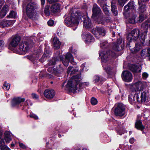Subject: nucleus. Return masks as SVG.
<instances>
[{
  "mask_svg": "<svg viewBox=\"0 0 150 150\" xmlns=\"http://www.w3.org/2000/svg\"><path fill=\"white\" fill-rule=\"evenodd\" d=\"M122 76L123 80L127 82L131 81L132 79V74L127 71H124L122 72Z\"/></svg>",
  "mask_w": 150,
  "mask_h": 150,
  "instance_id": "obj_14",
  "label": "nucleus"
},
{
  "mask_svg": "<svg viewBox=\"0 0 150 150\" xmlns=\"http://www.w3.org/2000/svg\"><path fill=\"white\" fill-rule=\"evenodd\" d=\"M142 55H145V56H150V48L145 49L142 51Z\"/></svg>",
  "mask_w": 150,
  "mask_h": 150,
  "instance_id": "obj_34",
  "label": "nucleus"
},
{
  "mask_svg": "<svg viewBox=\"0 0 150 150\" xmlns=\"http://www.w3.org/2000/svg\"><path fill=\"white\" fill-rule=\"evenodd\" d=\"M77 13H72L70 16L66 18L65 23L68 26H72L74 24H78L79 23V18L81 17H78Z\"/></svg>",
  "mask_w": 150,
  "mask_h": 150,
  "instance_id": "obj_3",
  "label": "nucleus"
},
{
  "mask_svg": "<svg viewBox=\"0 0 150 150\" xmlns=\"http://www.w3.org/2000/svg\"><path fill=\"white\" fill-rule=\"evenodd\" d=\"M21 40V37L19 36H13L11 38L9 46L13 47H16L20 43Z\"/></svg>",
  "mask_w": 150,
  "mask_h": 150,
  "instance_id": "obj_13",
  "label": "nucleus"
},
{
  "mask_svg": "<svg viewBox=\"0 0 150 150\" xmlns=\"http://www.w3.org/2000/svg\"><path fill=\"white\" fill-rule=\"evenodd\" d=\"M44 94L46 98L49 99L53 98L55 95L54 92L53 90L47 89L44 91Z\"/></svg>",
  "mask_w": 150,
  "mask_h": 150,
  "instance_id": "obj_18",
  "label": "nucleus"
},
{
  "mask_svg": "<svg viewBox=\"0 0 150 150\" xmlns=\"http://www.w3.org/2000/svg\"><path fill=\"white\" fill-rule=\"evenodd\" d=\"M99 77L98 76H95L94 77V81L95 82H98L99 80Z\"/></svg>",
  "mask_w": 150,
  "mask_h": 150,
  "instance_id": "obj_54",
  "label": "nucleus"
},
{
  "mask_svg": "<svg viewBox=\"0 0 150 150\" xmlns=\"http://www.w3.org/2000/svg\"><path fill=\"white\" fill-rule=\"evenodd\" d=\"M129 142L131 144H133L134 142V139L133 138H131L129 140Z\"/></svg>",
  "mask_w": 150,
  "mask_h": 150,
  "instance_id": "obj_62",
  "label": "nucleus"
},
{
  "mask_svg": "<svg viewBox=\"0 0 150 150\" xmlns=\"http://www.w3.org/2000/svg\"><path fill=\"white\" fill-rule=\"evenodd\" d=\"M149 0H138V3L139 5H141L142 2H146L148 1Z\"/></svg>",
  "mask_w": 150,
  "mask_h": 150,
  "instance_id": "obj_59",
  "label": "nucleus"
},
{
  "mask_svg": "<svg viewBox=\"0 0 150 150\" xmlns=\"http://www.w3.org/2000/svg\"><path fill=\"white\" fill-rule=\"evenodd\" d=\"M30 117L34 118L35 120H37L38 119V117L36 115L33 113H30L29 115Z\"/></svg>",
  "mask_w": 150,
  "mask_h": 150,
  "instance_id": "obj_48",
  "label": "nucleus"
},
{
  "mask_svg": "<svg viewBox=\"0 0 150 150\" xmlns=\"http://www.w3.org/2000/svg\"><path fill=\"white\" fill-rule=\"evenodd\" d=\"M81 80V74L72 76L70 80L68 81L66 85L68 89L75 91L78 90V85Z\"/></svg>",
  "mask_w": 150,
  "mask_h": 150,
  "instance_id": "obj_2",
  "label": "nucleus"
},
{
  "mask_svg": "<svg viewBox=\"0 0 150 150\" xmlns=\"http://www.w3.org/2000/svg\"><path fill=\"white\" fill-rule=\"evenodd\" d=\"M16 15L15 12L13 11L10 12L9 14L7 16L8 18H15L16 17Z\"/></svg>",
  "mask_w": 150,
  "mask_h": 150,
  "instance_id": "obj_38",
  "label": "nucleus"
},
{
  "mask_svg": "<svg viewBox=\"0 0 150 150\" xmlns=\"http://www.w3.org/2000/svg\"><path fill=\"white\" fill-rule=\"evenodd\" d=\"M139 5V6L138 8V11L139 12L142 13L146 11V6L144 4H142L141 3V5Z\"/></svg>",
  "mask_w": 150,
  "mask_h": 150,
  "instance_id": "obj_37",
  "label": "nucleus"
},
{
  "mask_svg": "<svg viewBox=\"0 0 150 150\" xmlns=\"http://www.w3.org/2000/svg\"><path fill=\"white\" fill-rule=\"evenodd\" d=\"M63 71V69L61 67L60 65H59V67L54 68V74L60 73Z\"/></svg>",
  "mask_w": 150,
  "mask_h": 150,
  "instance_id": "obj_35",
  "label": "nucleus"
},
{
  "mask_svg": "<svg viewBox=\"0 0 150 150\" xmlns=\"http://www.w3.org/2000/svg\"><path fill=\"white\" fill-rule=\"evenodd\" d=\"M32 0H25L23 1V7L24 8V6H25L26 4L28 3H31V2Z\"/></svg>",
  "mask_w": 150,
  "mask_h": 150,
  "instance_id": "obj_50",
  "label": "nucleus"
},
{
  "mask_svg": "<svg viewBox=\"0 0 150 150\" xmlns=\"http://www.w3.org/2000/svg\"><path fill=\"white\" fill-rule=\"evenodd\" d=\"M119 45H118V44H115L113 45V48L116 51H119Z\"/></svg>",
  "mask_w": 150,
  "mask_h": 150,
  "instance_id": "obj_51",
  "label": "nucleus"
},
{
  "mask_svg": "<svg viewBox=\"0 0 150 150\" xmlns=\"http://www.w3.org/2000/svg\"><path fill=\"white\" fill-rule=\"evenodd\" d=\"M98 103L97 99L94 98H92L91 100V104L93 105H96Z\"/></svg>",
  "mask_w": 150,
  "mask_h": 150,
  "instance_id": "obj_47",
  "label": "nucleus"
},
{
  "mask_svg": "<svg viewBox=\"0 0 150 150\" xmlns=\"http://www.w3.org/2000/svg\"><path fill=\"white\" fill-rule=\"evenodd\" d=\"M2 136V133L1 132H0V144L1 143V144L3 145L4 144V140L1 139V137Z\"/></svg>",
  "mask_w": 150,
  "mask_h": 150,
  "instance_id": "obj_53",
  "label": "nucleus"
},
{
  "mask_svg": "<svg viewBox=\"0 0 150 150\" xmlns=\"http://www.w3.org/2000/svg\"><path fill=\"white\" fill-rule=\"evenodd\" d=\"M59 0H47L48 1L50 4L57 2Z\"/></svg>",
  "mask_w": 150,
  "mask_h": 150,
  "instance_id": "obj_56",
  "label": "nucleus"
},
{
  "mask_svg": "<svg viewBox=\"0 0 150 150\" xmlns=\"http://www.w3.org/2000/svg\"><path fill=\"white\" fill-rule=\"evenodd\" d=\"M91 31L96 37L98 38L104 36L106 34L105 29L103 28L99 27L93 28L91 30Z\"/></svg>",
  "mask_w": 150,
  "mask_h": 150,
  "instance_id": "obj_7",
  "label": "nucleus"
},
{
  "mask_svg": "<svg viewBox=\"0 0 150 150\" xmlns=\"http://www.w3.org/2000/svg\"><path fill=\"white\" fill-rule=\"evenodd\" d=\"M39 56V54H37L36 55L33 54L30 55H28L27 56V57L29 59L32 61H33L35 60L38 59Z\"/></svg>",
  "mask_w": 150,
  "mask_h": 150,
  "instance_id": "obj_32",
  "label": "nucleus"
},
{
  "mask_svg": "<svg viewBox=\"0 0 150 150\" xmlns=\"http://www.w3.org/2000/svg\"><path fill=\"white\" fill-rule=\"evenodd\" d=\"M83 18L84 26L87 28H91L92 25V23L90 18L87 16L84 17Z\"/></svg>",
  "mask_w": 150,
  "mask_h": 150,
  "instance_id": "obj_22",
  "label": "nucleus"
},
{
  "mask_svg": "<svg viewBox=\"0 0 150 150\" xmlns=\"http://www.w3.org/2000/svg\"><path fill=\"white\" fill-rule=\"evenodd\" d=\"M49 8L50 6L47 5L45 6L44 9V13L47 16L50 15Z\"/></svg>",
  "mask_w": 150,
  "mask_h": 150,
  "instance_id": "obj_41",
  "label": "nucleus"
},
{
  "mask_svg": "<svg viewBox=\"0 0 150 150\" xmlns=\"http://www.w3.org/2000/svg\"><path fill=\"white\" fill-rule=\"evenodd\" d=\"M3 88L6 90H8L10 87V84L7 83L6 82H5L3 85Z\"/></svg>",
  "mask_w": 150,
  "mask_h": 150,
  "instance_id": "obj_43",
  "label": "nucleus"
},
{
  "mask_svg": "<svg viewBox=\"0 0 150 150\" xmlns=\"http://www.w3.org/2000/svg\"><path fill=\"white\" fill-rule=\"evenodd\" d=\"M130 70L134 72H140L141 70L140 67L134 64L132 65L130 67Z\"/></svg>",
  "mask_w": 150,
  "mask_h": 150,
  "instance_id": "obj_31",
  "label": "nucleus"
},
{
  "mask_svg": "<svg viewBox=\"0 0 150 150\" xmlns=\"http://www.w3.org/2000/svg\"><path fill=\"white\" fill-rule=\"evenodd\" d=\"M20 147L23 149L26 148V146L25 145L22 143H19V144Z\"/></svg>",
  "mask_w": 150,
  "mask_h": 150,
  "instance_id": "obj_60",
  "label": "nucleus"
},
{
  "mask_svg": "<svg viewBox=\"0 0 150 150\" xmlns=\"http://www.w3.org/2000/svg\"><path fill=\"white\" fill-rule=\"evenodd\" d=\"M54 21L52 20H49L47 22L48 25L50 26H52L54 24Z\"/></svg>",
  "mask_w": 150,
  "mask_h": 150,
  "instance_id": "obj_52",
  "label": "nucleus"
},
{
  "mask_svg": "<svg viewBox=\"0 0 150 150\" xmlns=\"http://www.w3.org/2000/svg\"><path fill=\"white\" fill-rule=\"evenodd\" d=\"M143 87V83L140 81H138L130 85V88L133 91H140L142 89Z\"/></svg>",
  "mask_w": 150,
  "mask_h": 150,
  "instance_id": "obj_11",
  "label": "nucleus"
},
{
  "mask_svg": "<svg viewBox=\"0 0 150 150\" xmlns=\"http://www.w3.org/2000/svg\"><path fill=\"white\" fill-rule=\"evenodd\" d=\"M24 7L26 8L28 16L30 18L33 19L36 17V14L34 11V5L32 3L28 4L27 5L24 6L23 8Z\"/></svg>",
  "mask_w": 150,
  "mask_h": 150,
  "instance_id": "obj_5",
  "label": "nucleus"
},
{
  "mask_svg": "<svg viewBox=\"0 0 150 150\" xmlns=\"http://www.w3.org/2000/svg\"><path fill=\"white\" fill-rule=\"evenodd\" d=\"M89 84L88 83L84 82L82 83H80L79 84V86L80 88L81 89L85 87L86 86L88 85Z\"/></svg>",
  "mask_w": 150,
  "mask_h": 150,
  "instance_id": "obj_42",
  "label": "nucleus"
},
{
  "mask_svg": "<svg viewBox=\"0 0 150 150\" xmlns=\"http://www.w3.org/2000/svg\"><path fill=\"white\" fill-rule=\"evenodd\" d=\"M61 43L59 39L57 37H54L53 39V46L55 49H59L61 45Z\"/></svg>",
  "mask_w": 150,
  "mask_h": 150,
  "instance_id": "obj_24",
  "label": "nucleus"
},
{
  "mask_svg": "<svg viewBox=\"0 0 150 150\" xmlns=\"http://www.w3.org/2000/svg\"><path fill=\"white\" fill-rule=\"evenodd\" d=\"M142 27L145 30H147L149 28H150V21H147L142 24ZM147 31L146 30L142 33L141 34V37H140V40L143 43L145 41L146 37V34Z\"/></svg>",
  "mask_w": 150,
  "mask_h": 150,
  "instance_id": "obj_9",
  "label": "nucleus"
},
{
  "mask_svg": "<svg viewBox=\"0 0 150 150\" xmlns=\"http://www.w3.org/2000/svg\"><path fill=\"white\" fill-rule=\"evenodd\" d=\"M135 127L137 129L142 131L144 128V127L142 125V122L140 120H137L135 124Z\"/></svg>",
  "mask_w": 150,
  "mask_h": 150,
  "instance_id": "obj_27",
  "label": "nucleus"
},
{
  "mask_svg": "<svg viewBox=\"0 0 150 150\" xmlns=\"http://www.w3.org/2000/svg\"><path fill=\"white\" fill-rule=\"evenodd\" d=\"M148 75L146 73H144L142 74V76L144 79H146L148 76Z\"/></svg>",
  "mask_w": 150,
  "mask_h": 150,
  "instance_id": "obj_57",
  "label": "nucleus"
},
{
  "mask_svg": "<svg viewBox=\"0 0 150 150\" xmlns=\"http://www.w3.org/2000/svg\"><path fill=\"white\" fill-rule=\"evenodd\" d=\"M60 6L58 3L53 4L50 8V11L52 13H55L58 12L60 9Z\"/></svg>",
  "mask_w": 150,
  "mask_h": 150,
  "instance_id": "obj_23",
  "label": "nucleus"
},
{
  "mask_svg": "<svg viewBox=\"0 0 150 150\" xmlns=\"http://www.w3.org/2000/svg\"><path fill=\"white\" fill-rule=\"evenodd\" d=\"M32 96L33 98L35 99H37L38 98V96L35 93H32Z\"/></svg>",
  "mask_w": 150,
  "mask_h": 150,
  "instance_id": "obj_55",
  "label": "nucleus"
},
{
  "mask_svg": "<svg viewBox=\"0 0 150 150\" xmlns=\"http://www.w3.org/2000/svg\"><path fill=\"white\" fill-rule=\"evenodd\" d=\"M57 54H58L59 60L60 59L62 61V63L65 66H67L69 61L74 65L76 63L73 61L74 58L71 54L67 53L65 56V59H63V57L62 56V54L60 53V52L57 51Z\"/></svg>",
  "mask_w": 150,
  "mask_h": 150,
  "instance_id": "obj_4",
  "label": "nucleus"
},
{
  "mask_svg": "<svg viewBox=\"0 0 150 150\" xmlns=\"http://www.w3.org/2000/svg\"><path fill=\"white\" fill-rule=\"evenodd\" d=\"M134 96H133L132 95H130L129 96V100L131 104L134 103L135 102H137V100H134Z\"/></svg>",
  "mask_w": 150,
  "mask_h": 150,
  "instance_id": "obj_46",
  "label": "nucleus"
},
{
  "mask_svg": "<svg viewBox=\"0 0 150 150\" xmlns=\"http://www.w3.org/2000/svg\"><path fill=\"white\" fill-rule=\"evenodd\" d=\"M56 56H55L54 58L49 62L48 63V64L49 65L51 66L55 65L56 62L59 60L58 54H57V53H56Z\"/></svg>",
  "mask_w": 150,
  "mask_h": 150,
  "instance_id": "obj_28",
  "label": "nucleus"
},
{
  "mask_svg": "<svg viewBox=\"0 0 150 150\" xmlns=\"http://www.w3.org/2000/svg\"><path fill=\"white\" fill-rule=\"evenodd\" d=\"M97 23L98 24H104V21H103V20H101L100 21H97Z\"/></svg>",
  "mask_w": 150,
  "mask_h": 150,
  "instance_id": "obj_64",
  "label": "nucleus"
},
{
  "mask_svg": "<svg viewBox=\"0 0 150 150\" xmlns=\"http://www.w3.org/2000/svg\"><path fill=\"white\" fill-rule=\"evenodd\" d=\"M140 30L139 29H134L128 34L127 37V40L129 42L132 41L136 40L138 38Z\"/></svg>",
  "mask_w": 150,
  "mask_h": 150,
  "instance_id": "obj_6",
  "label": "nucleus"
},
{
  "mask_svg": "<svg viewBox=\"0 0 150 150\" xmlns=\"http://www.w3.org/2000/svg\"><path fill=\"white\" fill-rule=\"evenodd\" d=\"M54 68L53 67H49L47 69V71L50 73L54 74Z\"/></svg>",
  "mask_w": 150,
  "mask_h": 150,
  "instance_id": "obj_49",
  "label": "nucleus"
},
{
  "mask_svg": "<svg viewBox=\"0 0 150 150\" xmlns=\"http://www.w3.org/2000/svg\"><path fill=\"white\" fill-rule=\"evenodd\" d=\"M128 0H118V4L119 5L123 6L125 3Z\"/></svg>",
  "mask_w": 150,
  "mask_h": 150,
  "instance_id": "obj_44",
  "label": "nucleus"
},
{
  "mask_svg": "<svg viewBox=\"0 0 150 150\" xmlns=\"http://www.w3.org/2000/svg\"><path fill=\"white\" fill-rule=\"evenodd\" d=\"M5 144V143L4 144ZM1 148V150H10V149L7 147L4 144L2 145L1 143L0 144V148Z\"/></svg>",
  "mask_w": 150,
  "mask_h": 150,
  "instance_id": "obj_45",
  "label": "nucleus"
},
{
  "mask_svg": "<svg viewBox=\"0 0 150 150\" xmlns=\"http://www.w3.org/2000/svg\"><path fill=\"white\" fill-rule=\"evenodd\" d=\"M108 46V44L106 41L101 42L100 43V47L102 48H105Z\"/></svg>",
  "mask_w": 150,
  "mask_h": 150,
  "instance_id": "obj_40",
  "label": "nucleus"
},
{
  "mask_svg": "<svg viewBox=\"0 0 150 150\" xmlns=\"http://www.w3.org/2000/svg\"><path fill=\"white\" fill-rule=\"evenodd\" d=\"M25 101L24 98L20 97H17L14 98L12 102V105L13 107H18L22 102Z\"/></svg>",
  "mask_w": 150,
  "mask_h": 150,
  "instance_id": "obj_16",
  "label": "nucleus"
},
{
  "mask_svg": "<svg viewBox=\"0 0 150 150\" xmlns=\"http://www.w3.org/2000/svg\"><path fill=\"white\" fill-rule=\"evenodd\" d=\"M114 112L116 116H122L125 113V106L122 103L118 104L114 110Z\"/></svg>",
  "mask_w": 150,
  "mask_h": 150,
  "instance_id": "obj_8",
  "label": "nucleus"
},
{
  "mask_svg": "<svg viewBox=\"0 0 150 150\" xmlns=\"http://www.w3.org/2000/svg\"><path fill=\"white\" fill-rule=\"evenodd\" d=\"M33 44L31 40H28L25 42L23 44L20 45L19 49L21 51L25 52L33 46Z\"/></svg>",
  "mask_w": 150,
  "mask_h": 150,
  "instance_id": "obj_10",
  "label": "nucleus"
},
{
  "mask_svg": "<svg viewBox=\"0 0 150 150\" xmlns=\"http://www.w3.org/2000/svg\"><path fill=\"white\" fill-rule=\"evenodd\" d=\"M82 36L85 38V41L86 43H89L94 41L93 37L90 33L83 34L82 35Z\"/></svg>",
  "mask_w": 150,
  "mask_h": 150,
  "instance_id": "obj_19",
  "label": "nucleus"
},
{
  "mask_svg": "<svg viewBox=\"0 0 150 150\" xmlns=\"http://www.w3.org/2000/svg\"><path fill=\"white\" fill-rule=\"evenodd\" d=\"M147 98V94L146 93L145 91L142 92L140 98H139V96L137 93H135L134 95V100H137V102L139 103L144 102Z\"/></svg>",
  "mask_w": 150,
  "mask_h": 150,
  "instance_id": "obj_12",
  "label": "nucleus"
},
{
  "mask_svg": "<svg viewBox=\"0 0 150 150\" xmlns=\"http://www.w3.org/2000/svg\"><path fill=\"white\" fill-rule=\"evenodd\" d=\"M15 20H8L4 19L0 22V26L2 28L9 26L13 24Z\"/></svg>",
  "mask_w": 150,
  "mask_h": 150,
  "instance_id": "obj_17",
  "label": "nucleus"
},
{
  "mask_svg": "<svg viewBox=\"0 0 150 150\" xmlns=\"http://www.w3.org/2000/svg\"><path fill=\"white\" fill-rule=\"evenodd\" d=\"M98 4L102 7L103 10L105 14L108 16L110 15V13L109 12V10L108 9V8L106 7V3H105V4H103V3L102 4L101 1H99L98 2Z\"/></svg>",
  "mask_w": 150,
  "mask_h": 150,
  "instance_id": "obj_25",
  "label": "nucleus"
},
{
  "mask_svg": "<svg viewBox=\"0 0 150 150\" xmlns=\"http://www.w3.org/2000/svg\"><path fill=\"white\" fill-rule=\"evenodd\" d=\"M104 69L108 73L110 72L112 70L113 67L111 65H109L107 66H103Z\"/></svg>",
  "mask_w": 150,
  "mask_h": 150,
  "instance_id": "obj_39",
  "label": "nucleus"
},
{
  "mask_svg": "<svg viewBox=\"0 0 150 150\" xmlns=\"http://www.w3.org/2000/svg\"><path fill=\"white\" fill-rule=\"evenodd\" d=\"M4 45V41L3 40H0V47L3 46Z\"/></svg>",
  "mask_w": 150,
  "mask_h": 150,
  "instance_id": "obj_61",
  "label": "nucleus"
},
{
  "mask_svg": "<svg viewBox=\"0 0 150 150\" xmlns=\"http://www.w3.org/2000/svg\"><path fill=\"white\" fill-rule=\"evenodd\" d=\"M4 2V0H0V9Z\"/></svg>",
  "mask_w": 150,
  "mask_h": 150,
  "instance_id": "obj_58",
  "label": "nucleus"
},
{
  "mask_svg": "<svg viewBox=\"0 0 150 150\" xmlns=\"http://www.w3.org/2000/svg\"><path fill=\"white\" fill-rule=\"evenodd\" d=\"M50 53L49 52H45L44 54L42 56L40 60L41 62H43L44 60H45L47 58L50 57Z\"/></svg>",
  "mask_w": 150,
  "mask_h": 150,
  "instance_id": "obj_33",
  "label": "nucleus"
},
{
  "mask_svg": "<svg viewBox=\"0 0 150 150\" xmlns=\"http://www.w3.org/2000/svg\"><path fill=\"white\" fill-rule=\"evenodd\" d=\"M101 1L102 4L103 3V4H105V3H106L105 1L106 0H98V3L99 1Z\"/></svg>",
  "mask_w": 150,
  "mask_h": 150,
  "instance_id": "obj_63",
  "label": "nucleus"
},
{
  "mask_svg": "<svg viewBox=\"0 0 150 150\" xmlns=\"http://www.w3.org/2000/svg\"><path fill=\"white\" fill-rule=\"evenodd\" d=\"M141 48V46L140 44L139 43H135V47L133 49L134 50H131L132 52L133 53H136L138 51H139Z\"/></svg>",
  "mask_w": 150,
  "mask_h": 150,
  "instance_id": "obj_36",
  "label": "nucleus"
},
{
  "mask_svg": "<svg viewBox=\"0 0 150 150\" xmlns=\"http://www.w3.org/2000/svg\"><path fill=\"white\" fill-rule=\"evenodd\" d=\"M112 53V52L110 51H107L105 53L101 51H100L99 55L100 57L101 58L102 61L106 62L108 60V58L111 57L110 54Z\"/></svg>",
  "mask_w": 150,
  "mask_h": 150,
  "instance_id": "obj_15",
  "label": "nucleus"
},
{
  "mask_svg": "<svg viewBox=\"0 0 150 150\" xmlns=\"http://www.w3.org/2000/svg\"><path fill=\"white\" fill-rule=\"evenodd\" d=\"M9 10V6L5 4L2 7L0 12V17L2 18H4L7 14Z\"/></svg>",
  "mask_w": 150,
  "mask_h": 150,
  "instance_id": "obj_20",
  "label": "nucleus"
},
{
  "mask_svg": "<svg viewBox=\"0 0 150 150\" xmlns=\"http://www.w3.org/2000/svg\"><path fill=\"white\" fill-rule=\"evenodd\" d=\"M79 69L77 68H74L71 67H69L67 69V73L71 75L76 73L78 72Z\"/></svg>",
  "mask_w": 150,
  "mask_h": 150,
  "instance_id": "obj_26",
  "label": "nucleus"
},
{
  "mask_svg": "<svg viewBox=\"0 0 150 150\" xmlns=\"http://www.w3.org/2000/svg\"><path fill=\"white\" fill-rule=\"evenodd\" d=\"M135 7L133 2H130L124 8V15L126 18H128V21L131 23H141L145 18L143 14H141L137 17L135 14Z\"/></svg>",
  "mask_w": 150,
  "mask_h": 150,
  "instance_id": "obj_1",
  "label": "nucleus"
},
{
  "mask_svg": "<svg viewBox=\"0 0 150 150\" xmlns=\"http://www.w3.org/2000/svg\"><path fill=\"white\" fill-rule=\"evenodd\" d=\"M111 11L114 16H117L118 14L117 9L116 6L113 3V1L111 2Z\"/></svg>",
  "mask_w": 150,
  "mask_h": 150,
  "instance_id": "obj_29",
  "label": "nucleus"
},
{
  "mask_svg": "<svg viewBox=\"0 0 150 150\" xmlns=\"http://www.w3.org/2000/svg\"><path fill=\"white\" fill-rule=\"evenodd\" d=\"M93 15L92 16H97L99 14H100L102 13L101 11L100 8L96 4L93 5L92 8Z\"/></svg>",
  "mask_w": 150,
  "mask_h": 150,
  "instance_id": "obj_21",
  "label": "nucleus"
},
{
  "mask_svg": "<svg viewBox=\"0 0 150 150\" xmlns=\"http://www.w3.org/2000/svg\"><path fill=\"white\" fill-rule=\"evenodd\" d=\"M4 139L6 142H9L11 140V132L9 131H6L4 133Z\"/></svg>",
  "mask_w": 150,
  "mask_h": 150,
  "instance_id": "obj_30",
  "label": "nucleus"
}]
</instances>
